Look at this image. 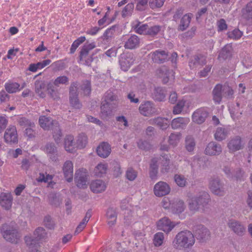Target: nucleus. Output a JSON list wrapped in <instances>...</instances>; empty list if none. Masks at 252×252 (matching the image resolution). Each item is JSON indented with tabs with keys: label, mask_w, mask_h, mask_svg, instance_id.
Listing matches in <instances>:
<instances>
[{
	"label": "nucleus",
	"mask_w": 252,
	"mask_h": 252,
	"mask_svg": "<svg viewBox=\"0 0 252 252\" xmlns=\"http://www.w3.org/2000/svg\"><path fill=\"white\" fill-rule=\"evenodd\" d=\"M195 242V237L192 233L184 230L177 233L172 242V245L175 249L182 250L191 248Z\"/></svg>",
	"instance_id": "nucleus-1"
},
{
	"label": "nucleus",
	"mask_w": 252,
	"mask_h": 252,
	"mask_svg": "<svg viewBox=\"0 0 252 252\" xmlns=\"http://www.w3.org/2000/svg\"><path fill=\"white\" fill-rule=\"evenodd\" d=\"M95 47V44L94 42L86 43L84 45L80 53V63L87 66L91 65L93 59L92 56L89 55V52Z\"/></svg>",
	"instance_id": "nucleus-2"
},
{
	"label": "nucleus",
	"mask_w": 252,
	"mask_h": 252,
	"mask_svg": "<svg viewBox=\"0 0 252 252\" xmlns=\"http://www.w3.org/2000/svg\"><path fill=\"white\" fill-rule=\"evenodd\" d=\"M77 90V83H72L69 88V103L73 108L80 109L82 108V105L78 97V93Z\"/></svg>",
	"instance_id": "nucleus-3"
},
{
	"label": "nucleus",
	"mask_w": 252,
	"mask_h": 252,
	"mask_svg": "<svg viewBox=\"0 0 252 252\" xmlns=\"http://www.w3.org/2000/svg\"><path fill=\"white\" fill-rule=\"evenodd\" d=\"M209 188L211 192L216 195L223 196L225 193L224 184L218 177L210 180Z\"/></svg>",
	"instance_id": "nucleus-4"
},
{
	"label": "nucleus",
	"mask_w": 252,
	"mask_h": 252,
	"mask_svg": "<svg viewBox=\"0 0 252 252\" xmlns=\"http://www.w3.org/2000/svg\"><path fill=\"white\" fill-rule=\"evenodd\" d=\"M46 235V233L44 228L38 227L34 231L33 237L29 236L25 237L26 243L29 247H32V245L35 246L37 241L44 238Z\"/></svg>",
	"instance_id": "nucleus-5"
},
{
	"label": "nucleus",
	"mask_w": 252,
	"mask_h": 252,
	"mask_svg": "<svg viewBox=\"0 0 252 252\" xmlns=\"http://www.w3.org/2000/svg\"><path fill=\"white\" fill-rule=\"evenodd\" d=\"M134 62L133 55L128 52L123 53L119 58L120 67L124 71L128 70Z\"/></svg>",
	"instance_id": "nucleus-6"
},
{
	"label": "nucleus",
	"mask_w": 252,
	"mask_h": 252,
	"mask_svg": "<svg viewBox=\"0 0 252 252\" xmlns=\"http://www.w3.org/2000/svg\"><path fill=\"white\" fill-rule=\"evenodd\" d=\"M4 139L7 144H15L18 142V134L15 126L10 125L5 130Z\"/></svg>",
	"instance_id": "nucleus-7"
},
{
	"label": "nucleus",
	"mask_w": 252,
	"mask_h": 252,
	"mask_svg": "<svg viewBox=\"0 0 252 252\" xmlns=\"http://www.w3.org/2000/svg\"><path fill=\"white\" fill-rule=\"evenodd\" d=\"M139 112L145 117H150L156 112V109L154 104L150 101L143 102L139 107Z\"/></svg>",
	"instance_id": "nucleus-8"
},
{
	"label": "nucleus",
	"mask_w": 252,
	"mask_h": 252,
	"mask_svg": "<svg viewBox=\"0 0 252 252\" xmlns=\"http://www.w3.org/2000/svg\"><path fill=\"white\" fill-rule=\"evenodd\" d=\"M88 173L86 169L82 168L77 170L75 174V181L78 187H87Z\"/></svg>",
	"instance_id": "nucleus-9"
},
{
	"label": "nucleus",
	"mask_w": 252,
	"mask_h": 252,
	"mask_svg": "<svg viewBox=\"0 0 252 252\" xmlns=\"http://www.w3.org/2000/svg\"><path fill=\"white\" fill-rule=\"evenodd\" d=\"M208 116V112L205 108L201 107L196 109L192 114V121L197 124L203 123Z\"/></svg>",
	"instance_id": "nucleus-10"
},
{
	"label": "nucleus",
	"mask_w": 252,
	"mask_h": 252,
	"mask_svg": "<svg viewBox=\"0 0 252 252\" xmlns=\"http://www.w3.org/2000/svg\"><path fill=\"white\" fill-rule=\"evenodd\" d=\"M2 236L7 241L14 244H17L19 242L20 237L17 230L13 227L4 230L2 232Z\"/></svg>",
	"instance_id": "nucleus-11"
},
{
	"label": "nucleus",
	"mask_w": 252,
	"mask_h": 252,
	"mask_svg": "<svg viewBox=\"0 0 252 252\" xmlns=\"http://www.w3.org/2000/svg\"><path fill=\"white\" fill-rule=\"evenodd\" d=\"M227 146L230 153H234L242 149L244 147V143L240 136H236L229 140Z\"/></svg>",
	"instance_id": "nucleus-12"
},
{
	"label": "nucleus",
	"mask_w": 252,
	"mask_h": 252,
	"mask_svg": "<svg viewBox=\"0 0 252 252\" xmlns=\"http://www.w3.org/2000/svg\"><path fill=\"white\" fill-rule=\"evenodd\" d=\"M158 229L166 233L170 232L175 226L176 224L171 221L168 218L164 217L160 219L157 223Z\"/></svg>",
	"instance_id": "nucleus-13"
},
{
	"label": "nucleus",
	"mask_w": 252,
	"mask_h": 252,
	"mask_svg": "<svg viewBox=\"0 0 252 252\" xmlns=\"http://www.w3.org/2000/svg\"><path fill=\"white\" fill-rule=\"evenodd\" d=\"M170 188L168 184L164 182L160 181L156 184L154 188V192L156 196L161 197L169 194Z\"/></svg>",
	"instance_id": "nucleus-14"
},
{
	"label": "nucleus",
	"mask_w": 252,
	"mask_h": 252,
	"mask_svg": "<svg viewBox=\"0 0 252 252\" xmlns=\"http://www.w3.org/2000/svg\"><path fill=\"white\" fill-rule=\"evenodd\" d=\"M43 150L52 161L57 162L58 160L57 148L54 143H47L43 148Z\"/></svg>",
	"instance_id": "nucleus-15"
},
{
	"label": "nucleus",
	"mask_w": 252,
	"mask_h": 252,
	"mask_svg": "<svg viewBox=\"0 0 252 252\" xmlns=\"http://www.w3.org/2000/svg\"><path fill=\"white\" fill-rule=\"evenodd\" d=\"M204 152L209 156H219L222 152V147L220 144L212 141L207 145Z\"/></svg>",
	"instance_id": "nucleus-16"
},
{
	"label": "nucleus",
	"mask_w": 252,
	"mask_h": 252,
	"mask_svg": "<svg viewBox=\"0 0 252 252\" xmlns=\"http://www.w3.org/2000/svg\"><path fill=\"white\" fill-rule=\"evenodd\" d=\"M228 227L238 235H243L246 228L245 226L239 221L235 220H230L227 222Z\"/></svg>",
	"instance_id": "nucleus-17"
},
{
	"label": "nucleus",
	"mask_w": 252,
	"mask_h": 252,
	"mask_svg": "<svg viewBox=\"0 0 252 252\" xmlns=\"http://www.w3.org/2000/svg\"><path fill=\"white\" fill-rule=\"evenodd\" d=\"M13 197L9 192H2L0 194V205L5 210H9L12 206Z\"/></svg>",
	"instance_id": "nucleus-18"
},
{
	"label": "nucleus",
	"mask_w": 252,
	"mask_h": 252,
	"mask_svg": "<svg viewBox=\"0 0 252 252\" xmlns=\"http://www.w3.org/2000/svg\"><path fill=\"white\" fill-rule=\"evenodd\" d=\"M190 122L187 117H178L172 120L171 126L173 129H184Z\"/></svg>",
	"instance_id": "nucleus-19"
},
{
	"label": "nucleus",
	"mask_w": 252,
	"mask_h": 252,
	"mask_svg": "<svg viewBox=\"0 0 252 252\" xmlns=\"http://www.w3.org/2000/svg\"><path fill=\"white\" fill-rule=\"evenodd\" d=\"M197 198L198 202L203 211H205L207 206L211 201L210 196L206 191L200 192L197 195H195Z\"/></svg>",
	"instance_id": "nucleus-20"
},
{
	"label": "nucleus",
	"mask_w": 252,
	"mask_h": 252,
	"mask_svg": "<svg viewBox=\"0 0 252 252\" xmlns=\"http://www.w3.org/2000/svg\"><path fill=\"white\" fill-rule=\"evenodd\" d=\"M63 169L67 181L68 182L72 181L73 177V163L70 160L66 161L63 164Z\"/></svg>",
	"instance_id": "nucleus-21"
},
{
	"label": "nucleus",
	"mask_w": 252,
	"mask_h": 252,
	"mask_svg": "<svg viewBox=\"0 0 252 252\" xmlns=\"http://www.w3.org/2000/svg\"><path fill=\"white\" fill-rule=\"evenodd\" d=\"M153 61L157 63H162L167 60L168 54L165 51L158 50L151 53Z\"/></svg>",
	"instance_id": "nucleus-22"
},
{
	"label": "nucleus",
	"mask_w": 252,
	"mask_h": 252,
	"mask_svg": "<svg viewBox=\"0 0 252 252\" xmlns=\"http://www.w3.org/2000/svg\"><path fill=\"white\" fill-rule=\"evenodd\" d=\"M229 129L227 127H218L214 133V138L218 141H221L226 138L229 134Z\"/></svg>",
	"instance_id": "nucleus-23"
},
{
	"label": "nucleus",
	"mask_w": 252,
	"mask_h": 252,
	"mask_svg": "<svg viewBox=\"0 0 252 252\" xmlns=\"http://www.w3.org/2000/svg\"><path fill=\"white\" fill-rule=\"evenodd\" d=\"M106 188V184L101 180L93 181L90 184V189L94 193H97L103 192Z\"/></svg>",
	"instance_id": "nucleus-24"
},
{
	"label": "nucleus",
	"mask_w": 252,
	"mask_h": 252,
	"mask_svg": "<svg viewBox=\"0 0 252 252\" xmlns=\"http://www.w3.org/2000/svg\"><path fill=\"white\" fill-rule=\"evenodd\" d=\"M156 73L159 77L162 78L164 83H167L169 78L173 75L172 72L165 66H162L158 69Z\"/></svg>",
	"instance_id": "nucleus-25"
},
{
	"label": "nucleus",
	"mask_w": 252,
	"mask_h": 252,
	"mask_svg": "<svg viewBox=\"0 0 252 252\" xmlns=\"http://www.w3.org/2000/svg\"><path fill=\"white\" fill-rule=\"evenodd\" d=\"M111 149L110 145L106 142L101 143L97 148V155L101 158H106L110 154Z\"/></svg>",
	"instance_id": "nucleus-26"
},
{
	"label": "nucleus",
	"mask_w": 252,
	"mask_h": 252,
	"mask_svg": "<svg viewBox=\"0 0 252 252\" xmlns=\"http://www.w3.org/2000/svg\"><path fill=\"white\" fill-rule=\"evenodd\" d=\"M58 123L54 121L51 118L42 116L39 117V123L40 126L44 130L52 129L55 126V123Z\"/></svg>",
	"instance_id": "nucleus-27"
},
{
	"label": "nucleus",
	"mask_w": 252,
	"mask_h": 252,
	"mask_svg": "<svg viewBox=\"0 0 252 252\" xmlns=\"http://www.w3.org/2000/svg\"><path fill=\"white\" fill-rule=\"evenodd\" d=\"M212 94L215 103L220 104L223 96V86L220 84L216 85L212 91Z\"/></svg>",
	"instance_id": "nucleus-28"
},
{
	"label": "nucleus",
	"mask_w": 252,
	"mask_h": 252,
	"mask_svg": "<svg viewBox=\"0 0 252 252\" xmlns=\"http://www.w3.org/2000/svg\"><path fill=\"white\" fill-rule=\"evenodd\" d=\"M195 233L198 239L204 241L210 237V233L209 230L202 225H199L197 227Z\"/></svg>",
	"instance_id": "nucleus-29"
},
{
	"label": "nucleus",
	"mask_w": 252,
	"mask_h": 252,
	"mask_svg": "<svg viewBox=\"0 0 252 252\" xmlns=\"http://www.w3.org/2000/svg\"><path fill=\"white\" fill-rule=\"evenodd\" d=\"M187 202L189 208L191 212H195L198 211L200 208H201L198 202L197 198L195 197V195H189Z\"/></svg>",
	"instance_id": "nucleus-30"
},
{
	"label": "nucleus",
	"mask_w": 252,
	"mask_h": 252,
	"mask_svg": "<svg viewBox=\"0 0 252 252\" xmlns=\"http://www.w3.org/2000/svg\"><path fill=\"white\" fill-rule=\"evenodd\" d=\"M186 206L183 200L176 199L172 204L171 210L173 213L179 214L183 212Z\"/></svg>",
	"instance_id": "nucleus-31"
},
{
	"label": "nucleus",
	"mask_w": 252,
	"mask_h": 252,
	"mask_svg": "<svg viewBox=\"0 0 252 252\" xmlns=\"http://www.w3.org/2000/svg\"><path fill=\"white\" fill-rule=\"evenodd\" d=\"M241 12L244 19L252 22V1L248 2L242 8Z\"/></svg>",
	"instance_id": "nucleus-32"
},
{
	"label": "nucleus",
	"mask_w": 252,
	"mask_h": 252,
	"mask_svg": "<svg viewBox=\"0 0 252 252\" xmlns=\"http://www.w3.org/2000/svg\"><path fill=\"white\" fill-rule=\"evenodd\" d=\"M91 216H92V211L91 210H89L86 213L84 218L82 220L81 222L77 226V227L75 231V234H77L79 233L80 232H81L84 229V228L86 227V225L87 222L89 221Z\"/></svg>",
	"instance_id": "nucleus-33"
},
{
	"label": "nucleus",
	"mask_w": 252,
	"mask_h": 252,
	"mask_svg": "<svg viewBox=\"0 0 252 252\" xmlns=\"http://www.w3.org/2000/svg\"><path fill=\"white\" fill-rule=\"evenodd\" d=\"M139 44V39L137 35H131L126 42L125 47L126 49H132L137 46Z\"/></svg>",
	"instance_id": "nucleus-34"
},
{
	"label": "nucleus",
	"mask_w": 252,
	"mask_h": 252,
	"mask_svg": "<svg viewBox=\"0 0 252 252\" xmlns=\"http://www.w3.org/2000/svg\"><path fill=\"white\" fill-rule=\"evenodd\" d=\"M64 145L67 152L72 153L75 150L73 136L70 135H67L64 138Z\"/></svg>",
	"instance_id": "nucleus-35"
},
{
	"label": "nucleus",
	"mask_w": 252,
	"mask_h": 252,
	"mask_svg": "<svg viewBox=\"0 0 252 252\" xmlns=\"http://www.w3.org/2000/svg\"><path fill=\"white\" fill-rule=\"evenodd\" d=\"M35 91L40 97L43 98L45 96L44 90L45 88V82L42 80H37L34 83Z\"/></svg>",
	"instance_id": "nucleus-36"
},
{
	"label": "nucleus",
	"mask_w": 252,
	"mask_h": 252,
	"mask_svg": "<svg viewBox=\"0 0 252 252\" xmlns=\"http://www.w3.org/2000/svg\"><path fill=\"white\" fill-rule=\"evenodd\" d=\"M192 16V14L190 13L184 15L181 19L180 24L179 26V29L181 31H185L189 27Z\"/></svg>",
	"instance_id": "nucleus-37"
},
{
	"label": "nucleus",
	"mask_w": 252,
	"mask_h": 252,
	"mask_svg": "<svg viewBox=\"0 0 252 252\" xmlns=\"http://www.w3.org/2000/svg\"><path fill=\"white\" fill-rule=\"evenodd\" d=\"M152 123L156 125L162 129H166L169 126V121L168 119L158 117L152 120Z\"/></svg>",
	"instance_id": "nucleus-38"
},
{
	"label": "nucleus",
	"mask_w": 252,
	"mask_h": 252,
	"mask_svg": "<svg viewBox=\"0 0 252 252\" xmlns=\"http://www.w3.org/2000/svg\"><path fill=\"white\" fill-rule=\"evenodd\" d=\"M106 216L108 220L107 223L109 226L112 227L116 222L117 214L115 210L110 208L107 210Z\"/></svg>",
	"instance_id": "nucleus-39"
},
{
	"label": "nucleus",
	"mask_w": 252,
	"mask_h": 252,
	"mask_svg": "<svg viewBox=\"0 0 252 252\" xmlns=\"http://www.w3.org/2000/svg\"><path fill=\"white\" fill-rule=\"evenodd\" d=\"M20 85L16 82H8L4 85V88L6 91L10 94L15 93L21 90Z\"/></svg>",
	"instance_id": "nucleus-40"
},
{
	"label": "nucleus",
	"mask_w": 252,
	"mask_h": 252,
	"mask_svg": "<svg viewBox=\"0 0 252 252\" xmlns=\"http://www.w3.org/2000/svg\"><path fill=\"white\" fill-rule=\"evenodd\" d=\"M152 95L154 99L159 101H162L165 97L164 90L160 87L155 88L152 93Z\"/></svg>",
	"instance_id": "nucleus-41"
},
{
	"label": "nucleus",
	"mask_w": 252,
	"mask_h": 252,
	"mask_svg": "<svg viewBox=\"0 0 252 252\" xmlns=\"http://www.w3.org/2000/svg\"><path fill=\"white\" fill-rule=\"evenodd\" d=\"M185 146L186 149L189 152H192L195 149L196 142L194 137L188 135L185 138Z\"/></svg>",
	"instance_id": "nucleus-42"
},
{
	"label": "nucleus",
	"mask_w": 252,
	"mask_h": 252,
	"mask_svg": "<svg viewBox=\"0 0 252 252\" xmlns=\"http://www.w3.org/2000/svg\"><path fill=\"white\" fill-rule=\"evenodd\" d=\"M181 136L180 132H172L168 137V142L172 146L175 147L179 143Z\"/></svg>",
	"instance_id": "nucleus-43"
},
{
	"label": "nucleus",
	"mask_w": 252,
	"mask_h": 252,
	"mask_svg": "<svg viewBox=\"0 0 252 252\" xmlns=\"http://www.w3.org/2000/svg\"><path fill=\"white\" fill-rule=\"evenodd\" d=\"M108 166L107 164L100 163L95 167L94 173L97 177H102L106 173Z\"/></svg>",
	"instance_id": "nucleus-44"
},
{
	"label": "nucleus",
	"mask_w": 252,
	"mask_h": 252,
	"mask_svg": "<svg viewBox=\"0 0 252 252\" xmlns=\"http://www.w3.org/2000/svg\"><path fill=\"white\" fill-rule=\"evenodd\" d=\"M232 51V47L230 44L226 45L221 50L219 57L226 59L230 57Z\"/></svg>",
	"instance_id": "nucleus-45"
},
{
	"label": "nucleus",
	"mask_w": 252,
	"mask_h": 252,
	"mask_svg": "<svg viewBox=\"0 0 252 252\" xmlns=\"http://www.w3.org/2000/svg\"><path fill=\"white\" fill-rule=\"evenodd\" d=\"M52 130H53V136L55 142L59 143L62 136V134L58 123H55V126Z\"/></svg>",
	"instance_id": "nucleus-46"
},
{
	"label": "nucleus",
	"mask_w": 252,
	"mask_h": 252,
	"mask_svg": "<svg viewBox=\"0 0 252 252\" xmlns=\"http://www.w3.org/2000/svg\"><path fill=\"white\" fill-rule=\"evenodd\" d=\"M104 99L106 104H108L110 102L117 101L118 100V97L114 92L109 90L105 93L104 95Z\"/></svg>",
	"instance_id": "nucleus-47"
},
{
	"label": "nucleus",
	"mask_w": 252,
	"mask_h": 252,
	"mask_svg": "<svg viewBox=\"0 0 252 252\" xmlns=\"http://www.w3.org/2000/svg\"><path fill=\"white\" fill-rule=\"evenodd\" d=\"M116 120L119 129H124L128 126L127 120L125 116H118Z\"/></svg>",
	"instance_id": "nucleus-48"
},
{
	"label": "nucleus",
	"mask_w": 252,
	"mask_h": 252,
	"mask_svg": "<svg viewBox=\"0 0 252 252\" xmlns=\"http://www.w3.org/2000/svg\"><path fill=\"white\" fill-rule=\"evenodd\" d=\"M164 239V234L162 232H158L154 235L153 243L155 246L159 247L163 244Z\"/></svg>",
	"instance_id": "nucleus-49"
},
{
	"label": "nucleus",
	"mask_w": 252,
	"mask_h": 252,
	"mask_svg": "<svg viewBox=\"0 0 252 252\" xmlns=\"http://www.w3.org/2000/svg\"><path fill=\"white\" fill-rule=\"evenodd\" d=\"M69 82L68 78L64 75L60 76L55 79L53 85L59 87L61 85H67Z\"/></svg>",
	"instance_id": "nucleus-50"
},
{
	"label": "nucleus",
	"mask_w": 252,
	"mask_h": 252,
	"mask_svg": "<svg viewBox=\"0 0 252 252\" xmlns=\"http://www.w3.org/2000/svg\"><path fill=\"white\" fill-rule=\"evenodd\" d=\"M242 34V32L237 29L229 31L227 33L228 37L233 40H237L240 38Z\"/></svg>",
	"instance_id": "nucleus-51"
},
{
	"label": "nucleus",
	"mask_w": 252,
	"mask_h": 252,
	"mask_svg": "<svg viewBox=\"0 0 252 252\" xmlns=\"http://www.w3.org/2000/svg\"><path fill=\"white\" fill-rule=\"evenodd\" d=\"M134 8L133 2L128 3L123 9L122 12V16L125 18L131 15Z\"/></svg>",
	"instance_id": "nucleus-52"
},
{
	"label": "nucleus",
	"mask_w": 252,
	"mask_h": 252,
	"mask_svg": "<svg viewBox=\"0 0 252 252\" xmlns=\"http://www.w3.org/2000/svg\"><path fill=\"white\" fill-rule=\"evenodd\" d=\"M87 143V137L84 134H80L77 138L76 144L79 148H83Z\"/></svg>",
	"instance_id": "nucleus-53"
},
{
	"label": "nucleus",
	"mask_w": 252,
	"mask_h": 252,
	"mask_svg": "<svg viewBox=\"0 0 252 252\" xmlns=\"http://www.w3.org/2000/svg\"><path fill=\"white\" fill-rule=\"evenodd\" d=\"M174 180L177 185L180 187L186 186L187 180L184 176L180 174H176L174 176Z\"/></svg>",
	"instance_id": "nucleus-54"
},
{
	"label": "nucleus",
	"mask_w": 252,
	"mask_h": 252,
	"mask_svg": "<svg viewBox=\"0 0 252 252\" xmlns=\"http://www.w3.org/2000/svg\"><path fill=\"white\" fill-rule=\"evenodd\" d=\"M18 124L20 126L24 127H34L35 125L33 122H31L29 119L24 118L21 117L18 119Z\"/></svg>",
	"instance_id": "nucleus-55"
},
{
	"label": "nucleus",
	"mask_w": 252,
	"mask_h": 252,
	"mask_svg": "<svg viewBox=\"0 0 252 252\" xmlns=\"http://www.w3.org/2000/svg\"><path fill=\"white\" fill-rule=\"evenodd\" d=\"M233 90L228 86L223 87V96L227 99H231L233 97Z\"/></svg>",
	"instance_id": "nucleus-56"
},
{
	"label": "nucleus",
	"mask_w": 252,
	"mask_h": 252,
	"mask_svg": "<svg viewBox=\"0 0 252 252\" xmlns=\"http://www.w3.org/2000/svg\"><path fill=\"white\" fill-rule=\"evenodd\" d=\"M137 176V172L132 168H128L126 173V177L130 181H134Z\"/></svg>",
	"instance_id": "nucleus-57"
},
{
	"label": "nucleus",
	"mask_w": 252,
	"mask_h": 252,
	"mask_svg": "<svg viewBox=\"0 0 252 252\" xmlns=\"http://www.w3.org/2000/svg\"><path fill=\"white\" fill-rule=\"evenodd\" d=\"M185 105V100H182L179 101L177 104L173 108V113L175 115L180 114L182 112Z\"/></svg>",
	"instance_id": "nucleus-58"
},
{
	"label": "nucleus",
	"mask_w": 252,
	"mask_h": 252,
	"mask_svg": "<svg viewBox=\"0 0 252 252\" xmlns=\"http://www.w3.org/2000/svg\"><path fill=\"white\" fill-rule=\"evenodd\" d=\"M137 146L139 149L145 151H148L152 148V145L149 142L142 139L138 141Z\"/></svg>",
	"instance_id": "nucleus-59"
},
{
	"label": "nucleus",
	"mask_w": 252,
	"mask_h": 252,
	"mask_svg": "<svg viewBox=\"0 0 252 252\" xmlns=\"http://www.w3.org/2000/svg\"><path fill=\"white\" fill-rule=\"evenodd\" d=\"M117 29H118V27L116 25H114L107 29L103 34L104 37L106 39L112 37L114 35Z\"/></svg>",
	"instance_id": "nucleus-60"
},
{
	"label": "nucleus",
	"mask_w": 252,
	"mask_h": 252,
	"mask_svg": "<svg viewBox=\"0 0 252 252\" xmlns=\"http://www.w3.org/2000/svg\"><path fill=\"white\" fill-rule=\"evenodd\" d=\"M165 0H150L149 5L152 9L161 7Z\"/></svg>",
	"instance_id": "nucleus-61"
},
{
	"label": "nucleus",
	"mask_w": 252,
	"mask_h": 252,
	"mask_svg": "<svg viewBox=\"0 0 252 252\" xmlns=\"http://www.w3.org/2000/svg\"><path fill=\"white\" fill-rule=\"evenodd\" d=\"M161 27L159 26H154L153 27H148L147 32V34L154 36L157 35L160 31Z\"/></svg>",
	"instance_id": "nucleus-62"
},
{
	"label": "nucleus",
	"mask_w": 252,
	"mask_h": 252,
	"mask_svg": "<svg viewBox=\"0 0 252 252\" xmlns=\"http://www.w3.org/2000/svg\"><path fill=\"white\" fill-rule=\"evenodd\" d=\"M148 26L146 24L138 25L135 27L136 32L140 34H147Z\"/></svg>",
	"instance_id": "nucleus-63"
},
{
	"label": "nucleus",
	"mask_w": 252,
	"mask_h": 252,
	"mask_svg": "<svg viewBox=\"0 0 252 252\" xmlns=\"http://www.w3.org/2000/svg\"><path fill=\"white\" fill-rule=\"evenodd\" d=\"M82 89L83 91L84 95H89L91 92V82L89 81H86L82 86Z\"/></svg>",
	"instance_id": "nucleus-64"
}]
</instances>
